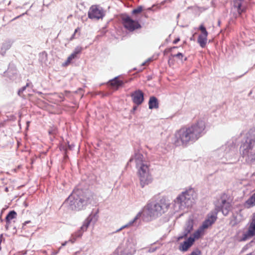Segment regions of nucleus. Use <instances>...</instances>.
Returning a JSON list of instances; mask_svg holds the SVG:
<instances>
[{
    "instance_id": "12",
    "label": "nucleus",
    "mask_w": 255,
    "mask_h": 255,
    "mask_svg": "<svg viewBox=\"0 0 255 255\" xmlns=\"http://www.w3.org/2000/svg\"><path fill=\"white\" fill-rule=\"evenodd\" d=\"M130 161L134 162L136 167L148 163L144 156L139 151L135 152L133 156L130 158Z\"/></svg>"
},
{
    "instance_id": "19",
    "label": "nucleus",
    "mask_w": 255,
    "mask_h": 255,
    "mask_svg": "<svg viewBox=\"0 0 255 255\" xmlns=\"http://www.w3.org/2000/svg\"><path fill=\"white\" fill-rule=\"evenodd\" d=\"M123 82L120 80L118 77H116L114 79L110 80L109 82V84L111 86L115 89H118L119 87L122 86L123 84Z\"/></svg>"
},
{
    "instance_id": "22",
    "label": "nucleus",
    "mask_w": 255,
    "mask_h": 255,
    "mask_svg": "<svg viewBox=\"0 0 255 255\" xmlns=\"http://www.w3.org/2000/svg\"><path fill=\"white\" fill-rule=\"evenodd\" d=\"M16 216V213L14 211H10L8 215L6 216V224L5 226V228L6 229H8L10 221L13 219L15 218Z\"/></svg>"
},
{
    "instance_id": "20",
    "label": "nucleus",
    "mask_w": 255,
    "mask_h": 255,
    "mask_svg": "<svg viewBox=\"0 0 255 255\" xmlns=\"http://www.w3.org/2000/svg\"><path fill=\"white\" fill-rule=\"evenodd\" d=\"M243 220V218L241 214L237 213L233 216L230 221V224L232 226H234L241 222Z\"/></svg>"
},
{
    "instance_id": "29",
    "label": "nucleus",
    "mask_w": 255,
    "mask_h": 255,
    "mask_svg": "<svg viewBox=\"0 0 255 255\" xmlns=\"http://www.w3.org/2000/svg\"><path fill=\"white\" fill-rule=\"evenodd\" d=\"M199 29L201 32V34H200V35H202V36H208V33L207 31L206 30V28L205 27V26L201 24L199 26Z\"/></svg>"
},
{
    "instance_id": "6",
    "label": "nucleus",
    "mask_w": 255,
    "mask_h": 255,
    "mask_svg": "<svg viewBox=\"0 0 255 255\" xmlns=\"http://www.w3.org/2000/svg\"><path fill=\"white\" fill-rule=\"evenodd\" d=\"M255 236V219L250 224L248 231H239L236 236L237 241H245L250 238Z\"/></svg>"
},
{
    "instance_id": "30",
    "label": "nucleus",
    "mask_w": 255,
    "mask_h": 255,
    "mask_svg": "<svg viewBox=\"0 0 255 255\" xmlns=\"http://www.w3.org/2000/svg\"><path fill=\"white\" fill-rule=\"evenodd\" d=\"M142 10V7L141 6H138L137 8L134 9L132 10V14H136L140 13Z\"/></svg>"
},
{
    "instance_id": "25",
    "label": "nucleus",
    "mask_w": 255,
    "mask_h": 255,
    "mask_svg": "<svg viewBox=\"0 0 255 255\" xmlns=\"http://www.w3.org/2000/svg\"><path fill=\"white\" fill-rule=\"evenodd\" d=\"M149 108L152 109L154 108H158V102L157 99L154 97H152L150 98L149 103Z\"/></svg>"
},
{
    "instance_id": "37",
    "label": "nucleus",
    "mask_w": 255,
    "mask_h": 255,
    "mask_svg": "<svg viewBox=\"0 0 255 255\" xmlns=\"http://www.w3.org/2000/svg\"><path fill=\"white\" fill-rule=\"evenodd\" d=\"M25 89V87H23L19 91L18 94H20V93L21 92H22L24 89Z\"/></svg>"
},
{
    "instance_id": "3",
    "label": "nucleus",
    "mask_w": 255,
    "mask_h": 255,
    "mask_svg": "<svg viewBox=\"0 0 255 255\" xmlns=\"http://www.w3.org/2000/svg\"><path fill=\"white\" fill-rule=\"evenodd\" d=\"M170 205L168 199L162 198L158 202L148 203L139 212L141 213V217L144 219L155 218L166 212Z\"/></svg>"
},
{
    "instance_id": "31",
    "label": "nucleus",
    "mask_w": 255,
    "mask_h": 255,
    "mask_svg": "<svg viewBox=\"0 0 255 255\" xmlns=\"http://www.w3.org/2000/svg\"><path fill=\"white\" fill-rule=\"evenodd\" d=\"M82 48L81 47H77L73 53H72L73 54H74V55L76 57L77 54L80 53L82 51Z\"/></svg>"
},
{
    "instance_id": "10",
    "label": "nucleus",
    "mask_w": 255,
    "mask_h": 255,
    "mask_svg": "<svg viewBox=\"0 0 255 255\" xmlns=\"http://www.w3.org/2000/svg\"><path fill=\"white\" fill-rule=\"evenodd\" d=\"M122 20L125 28L129 31H133L140 27V25L138 21L133 20L127 15L122 16Z\"/></svg>"
},
{
    "instance_id": "39",
    "label": "nucleus",
    "mask_w": 255,
    "mask_h": 255,
    "mask_svg": "<svg viewBox=\"0 0 255 255\" xmlns=\"http://www.w3.org/2000/svg\"><path fill=\"white\" fill-rule=\"evenodd\" d=\"M49 132L50 134H54V133H55V130H53H53H50V131H49Z\"/></svg>"
},
{
    "instance_id": "18",
    "label": "nucleus",
    "mask_w": 255,
    "mask_h": 255,
    "mask_svg": "<svg viewBox=\"0 0 255 255\" xmlns=\"http://www.w3.org/2000/svg\"><path fill=\"white\" fill-rule=\"evenodd\" d=\"M140 217H142L141 213L138 212L132 220L129 221L127 224L121 227L119 229H118L117 231V232H120L125 228H128L132 226L133 225V224Z\"/></svg>"
},
{
    "instance_id": "2",
    "label": "nucleus",
    "mask_w": 255,
    "mask_h": 255,
    "mask_svg": "<svg viewBox=\"0 0 255 255\" xmlns=\"http://www.w3.org/2000/svg\"><path fill=\"white\" fill-rule=\"evenodd\" d=\"M96 200V196L92 192L87 191L83 193L79 189H75L63 206L72 210H80L89 204L95 203Z\"/></svg>"
},
{
    "instance_id": "9",
    "label": "nucleus",
    "mask_w": 255,
    "mask_h": 255,
    "mask_svg": "<svg viewBox=\"0 0 255 255\" xmlns=\"http://www.w3.org/2000/svg\"><path fill=\"white\" fill-rule=\"evenodd\" d=\"M104 15L103 8L97 5H92L88 11V17L91 19H99L103 18Z\"/></svg>"
},
{
    "instance_id": "17",
    "label": "nucleus",
    "mask_w": 255,
    "mask_h": 255,
    "mask_svg": "<svg viewBox=\"0 0 255 255\" xmlns=\"http://www.w3.org/2000/svg\"><path fill=\"white\" fill-rule=\"evenodd\" d=\"M221 204L222 213L226 216L228 214L231 209V204L230 202L226 201V199L224 197L222 198Z\"/></svg>"
},
{
    "instance_id": "14",
    "label": "nucleus",
    "mask_w": 255,
    "mask_h": 255,
    "mask_svg": "<svg viewBox=\"0 0 255 255\" xmlns=\"http://www.w3.org/2000/svg\"><path fill=\"white\" fill-rule=\"evenodd\" d=\"M200 238H196L194 235V232L192 234L188 239L181 244L179 246V250L182 252L187 251L190 248L195 240L199 239Z\"/></svg>"
},
{
    "instance_id": "33",
    "label": "nucleus",
    "mask_w": 255,
    "mask_h": 255,
    "mask_svg": "<svg viewBox=\"0 0 255 255\" xmlns=\"http://www.w3.org/2000/svg\"><path fill=\"white\" fill-rule=\"evenodd\" d=\"M173 56L177 57L181 60H182L183 58H184V55L181 53H178L177 54L173 55Z\"/></svg>"
},
{
    "instance_id": "27",
    "label": "nucleus",
    "mask_w": 255,
    "mask_h": 255,
    "mask_svg": "<svg viewBox=\"0 0 255 255\" xmlns=\"http://www.w3.org/2000/svg\"><path fill=\"white\" fill-rule=\"evenodd\" d=\"M52 100H54V103H57L63 100V96L62 94H55L53 96Z\"/></svg>"
},
{
    "instance_id": "21",
    "label": "nucleus",
    "mask_w": 255,
    "mask_h": 255,
    "mask_svg": "<svg viewBox=\"0 0 255 255\" xmlns=\"http://www.w3.org/2000/svg\"><path fill=\"white\" fill-rule=\"evenodd\" d=\"M137 169V175L141 174H144L149 172V165L148 163L146 164H142V166L136 167Z\"/></svg>"
},
{
    "instance_id": "36",
    "label": "nucleus",
    "mask_w": 255,
    "mask_h": 255,
    "mask_svg": "<svg viewBox=\"0 0 255 255\" xmlns=\"http://www.w3.org/2000/svg\"><path fill=\"white\" fill-rule=\"evenodd\" d=\"M79 28H77L75 30L74 33L72 35V38H74L75 33L79 30Z\"/></svg>"
},
{
    "instance_id": "1",
    "label": "nucleus",
    "mask_w": 255,
    "mask_h": 255,
    "mask_svg": "<svg viewBox=\"0 0 255 255\" xmlns=\"http://www.w3.org/2000/svg\"><path fill=\"white\" fill-rule=\"evenodd\" d=\"M206 122L200 119L188 128H183L175 132L172 138L176 146H186L190 142H195L205 133Z\"/></svg>"
},
{
    "instance_id": "35",
    "label": "nucleus",
    "mask_w": 255,
    "mask_h": 255,
    "mask_svg": "<svg viewBox=\"0 0 255 255\" xmlns=\"http://www.w3.org/2000/svg\"><path fill=\"white\" fill-rule=\"evenodd\" d=\"M179 41H180V38H177L175 39L173 41V43L174 44H176V43H177V42H178Z\"/></svg>"
},
{
    "instance_id": "34",
    "label": "nucleus",
    "mask_w": 255,
    "mask_h": 255,
    "mask_svg": "<svg viewBox=\"0 0 255 255\" xmlns=\"http://www.w3.org/2000/svg\"><path fill=\"white\" fill-rule=\"evenodd\" d=\"M135 252V248L133 247V248L131 249L130 253L129 254H128V255H133L134 253Z\"/></svg>"
},
{
    "instance_id": "24",
    "label": "nucleus",
    "mask_w": 255,
    "mask_h": 255,
    "mask_svg": "<svg viewBox=\"0 0 255 255\" xmlns=\"http://www.w3.org/2000/svg\"><path fill=\"white\" fill-rule=\"evenodd\" d=\"M255 205V193L245 203V207L249 208Z\"/></svg>"
},
{
    "instance_id": "40",
    "label": "nucleus",
    "mask_w": 255,
    "mask_h": 255,
    "mask_svg": "<svg viewBox=\"0 0 255 255\" xmlns=\"http://www.w3.org/2000/svg\"><path fill=\"white\" fill-rule=\"evenodd\" d=\"M67 243H68V241H66V242H64L63 243H62V246H65L67 244Z\"/></svg>"
},
{
    "instance_id": "38",
    "label": "nucleus",
    "mask_w": 255,
    "mask_h": 255,
    "mask_svg": "<svg viewBox=\"0 0 255 255\" xmlns=\"http://www.w3.org/2000/svg\"><path fill=\"white\" fill-rule=\"evenodd\" d=\"M29 223H30V221H25V222L23 224V226H25V225H26L27 224H28Z\"/></svg>"
},
{
    "instance_id": "41",
    "label": "nucleus",
    "mask_w": 255,
    "mask_h": 255,
    "mask_svg": "<svg viewBox=\"0 0 255 255\" xmlns=\"http://www.w3.org/2000/svg\"><path fill=\"white\" fill-rule=\"evenodd\" d=\"M145 63H146V62H144V63H142V65H145Z\"/></svg>"
},
{
    "instance_id": "4",
    "label": "nucleus",
    "mask_w": 255,
    "mask_h": 255,
    "mask_svg": "<svg viewBox=\"0 0 255 255\" xmlns=\"http://www.w3.org/2000/svg\"><path fill=\"white\" fill-rule=\"evenodd\" d=\"M194 192L189 189L181 192L173 201L169 207L173 213L183 212L191 207L195 202Z\"/></svg>"
},
{
    "instance_id": "26",
    "label": "nucleus",
    "mask_w": 255,
    "mask_h": 255,
    "mask_svg": "<svg viewBox=\"0 0 255 255\" xmlns=\"http://www.w3.org/2000/svg\"><path fill=\"white\" fill-rule=\"evenodd\" d=\"M197 41L201 47H204L207 43V36L199 35Z\"/></svg>"
},
{
    "instance_id": "43",
    "label": "nucleus",
    "mask_w": 255,
    "mask_h": 255,
    "mask_svg": "<svg viewBox=\"0 0 255 255\" xmlns=\"http://www.w3.org/2000/svg\"><path fill=\"white\" fill-rule=\"evenodd\" d=\"M135 109H136V107H135L133 108V110H135Z\"/></svg>"
},
{
    "instance_id": "15",
    "label": "nucleus",
    "mask_w": 255,
    "mask_h": 255,
    "mask_svg": "<svg viewBox=\"0 0 255 255\" xmlns=\"http://www.w3.org/2000/svg\"><path fill=\"white\" fill-rule=\"evenodd\" d=\"M140 185L143 187L152 182V178L149 172L137 175Z\"/></svg>"
},
{
    "instance_id": "7",
    "label": "nucleus",
    "mask_w": 255,
    "mask_h": 255,
    "mask_svg": "<svg viewBox=\"0 0 255 255\" xmlns=\"http://www.w3.org/2000/svg\"><path fill=\"white\" fill-rule=\"evenodd\" d=\"M240 151L244 157H246V160L251 161L255 160V154H253L251 151V140H246L241 146Z\"/></svg>"
},
{
    "instance_id": "28",
    "label": "nucleus",
    "mask_w": 255,
    "mask_h": 255,
    "mask_svg": "<svg viewBox=\"0 0 255 255\" xmlns=\"http://www.w3.org/2000/svg\"><path fill=\"white\" fill-rule=\"evenodd\" d=\"M76 58V56L74 55V54H73L72 53L68 57L67 60L66 62L63 64V66H66L68 65L71 61Z\"/></svg>"
},
{
    "instance_id": "5",
    "label": "nucleus",
    "mask_w": 255,
    "mask_h": 255,
    "mask_svg": "<svg viewBox=\"0 0 255 255\" xmlns=\"http://www.w3.org/2000/svg\"><path fill=\"white\" fill-rule=\"evenodd\" d=\"M217 215L215 213L209 214L206 220L203 222L202 225L194 232V235L196 238H201L205 232V231L210 227L216 220Z\"/></svg>"
},
{
    "instance_id": "16",
    "label": "nucleus",
    "mask_w": 255,
    "mask_h": 255,
    "mask_svg": "<svg viewBox=\"0 0 255 255\" xmlns=\"http://www.w3.org/2000/svg\"><path fill=\"white\" fill-rule=\"evenodd\" d=\"M133 102L136 105L141 104L143 101V93L140 90H137L131 95Z\"/></svg>"
},
{
    "instance_id": "8",
    "label": "nucleus",
    "mask_w": 255,
    "mask_h": 255,
    "mask_svg": "<svg viewBox=\"0 0 255 255\" xmlns=\"http://www.w3.org/2000/svg\"><path fill=\"white\" fill-rule=\"evenodd\" d=\"M196 216L195 215H191L186 221L183 233V235L177 238V241L186 237L193 230V225L195 223Z\"/></svg>"
},
{
    "instance_id": "13",
    "label": "nucleus",
    "mask_w": 255,
    "mask_h": 255,
    "mask_svg": "<svg viewBox=\"0 0 255 255\" xmlns=\"http://www.w3.org/2000/svg\"><path fill=\"white\" fill-rule=\"evenodd\" d=\"M233 10L240 15L246 11L247 8L246 0H233Z\"/></svg>"
},
{
    "instance_id": "23",
    "label": "nucleus",
    "mask_w": 255,
    "mask_h": 255,
    "mask_svg": "<svg viewBox=\"0 0 255 255\" xmlns=\"http://www.w3.org/2000/svg\"><path fill=\"white\" fill-rule=\"evenodd\" d=\"M82 234L83 232L80 230H79V231L75 232L74 233L71 235L70 239H69L68 242L71 243L72 244H73L76 241L77 238L82 237Z\"/></svg>"
},
{
    "instance_id": "32",
    "label": "nucleus",
    "mask_w": 255,
    "mask_h": 255,
    "mask_svg": "<svg viewBox=\"0 0 255 255\" xmlns=\"http://www.w3.org/2000/svg\"><path fill=\"white\" fill-rule=\"evenodd\" d=\"M10 47V44L8 43H3L1 46V50H6Z\"/></svg>"
},
{
    "instance_id": "42",
    "label": "nucleus",
    "mask_w": 255,
    "mask_h": 255,
    "mask_svg": "<svg viewBox=\"0 0 255 255\" xmlns=\"http://www.w3.org/2000/svg\"><path fill=\"white\" fill-rule=\"evenodd\" d=\"M187 60L186 57H185V58H184V60Z\"/></svg>"
},
{
    "instance_id": "11",
    "label": "nucleus",
    "mask_w": 255,
    "mask_h": 255,
    "mask_svg": "<svg viewBox=\"0 0 255 255\" xmlns=\"http://www.w3.org/2000/svg\"><path fill=\"white\" fill-rule=\"evenodd\" d=\"M98 219L97 213H91L84 220L80 230L83 233L87 231L91 223L95 224Z\"/></svg>"
}]
</instances>
